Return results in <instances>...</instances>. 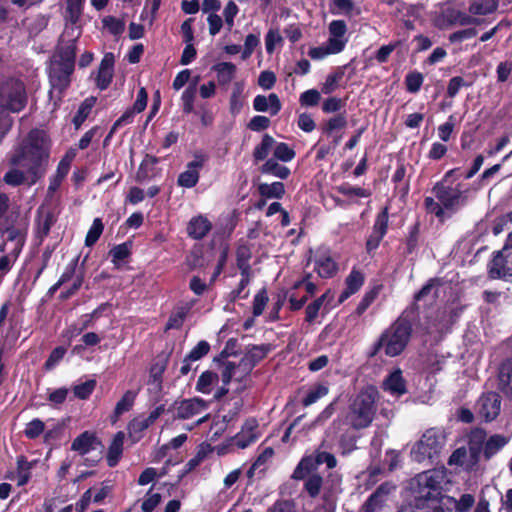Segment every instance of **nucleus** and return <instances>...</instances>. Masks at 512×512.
<instances>
[{
    "label": "nucleus",
    "instance_id": "nucleus-43",
    "mask_svg": "<svg viewBox=\"0 0 512 512\" xmlns=\"http://www.w3.org/2000/svg\"><path fill=\"white\" fill-rule=\"evenodd\" d=\"M314 270L321 278H331L337 271V264L329 256L315 260Z\"/></svg>",
    "mask_w": 512,
    "mask_h": 512
},
{
    "label": "nucleus",
    "instance_id": "nucleus-17",
    "mask_svg": "<svg viewBox=\"0 0 512 512\" xmlns=\"http://www.w3.org/2000/svg\"><path fill=\"white\" fill-rule=\"evenodd\" d=\"M212 222L203 214L193 216L186 226V233L193 240L204 239L212 230Z\"/></svg>",
    "mask_w": 512,
    "mask_h": 512
},
{
    "label": "nucleus",
    "instance_id": "nucleus-37",
    "mask_svg": "<svg viewBox=\"0 0 512 512\" xmlns=\"http://www.w3.org/2000/svg\"><path fill=\"white\" fill-rule=\"evenodd\" d=\"M509 438L500 434H495L484 441V457L489 460L498 453L507 443Z\"/></svg>",
    "mask_w": 512,
    "mask_h": 512
},
{
    "label": "nucleus",
    "instance_id": "nucleus-13",
    "mask_svg": "<svg viewBox=\"0 0 512 512\" xmlns=\"http://www.w3.org/2000/svg\"><path fill=\"white\" fill-rule=\"evenodd\" d=\"M501 398L496 392L483 394L477 401L479 415L487 422L494 420L500 413Z\"/></svg>",
    "mask_w": 512,
    "mask_h": 512
},
{
    "label": "nucleus",
    "instance_id": "nucleus-40",
    "mask_svg": "<svg viewBox=\"0 0 512 512\" xmlns=\"http://www.w3.org/2000/svg\"><path fill=\"white\" fill-rule=\"evenodd\" d=\"M123 443H124V433L118 432L114 438L112 443L109 446L108 454H107V464L109 467H114L122 454L123 451Z\"/></svg>",
    "mask_w": 512,
    "mask_h": 512
},
{
    "label": "nucleus",
    "instance_id": "nucleus-47",
    "mask_svg": "<svg viewBox=\"0 0 512 512\" xmlns=\"http://www.w3.org/2000/svg\"><path fill=\"white\" fill-rule=\"evenodd\" d=\"M219 377L212 371L203 372L196 383V390L203 394H210L213 387L217 384Z\"/></svg>",
    "mask_w": 512,
    "mask_h": 512
},
{
    "label": "nucleus",
    "instance_id": "nucleus-34",
    "mask_svg": "<svg viewBox=\"0 0 512 512\" xmlns=\"http://www.w3.org/2000/svg\"><path fill=\"white\" fill-rule=\"evenodd\" d=\"M167 357L159 356L157 361L152 365L150 369V376L148 384L153 386L156 391L161 390L162 375L166 369Z\"/></svg>",
    "mask_w": 512,
    "mask_h": 512
},
{
    "label": "nucleus",
    "instance_id": "nucleus-55",
    "mask_svg": "<svg viewBox=\"0 0 512 512\" xmlns=\"http://www.w3.org/2000/svg\"><path fill=\"white\" fill-rule=\"evenodd\" d=\"M197 87L196 84H190L182 93V111L184 114H190L194 112V101L196 98Z\"/></svg>",
    "mask_w": 512,
    "mask_h": 512
},
{
    "label": "nucleus",
    "instance_id": "nucleus-1",
    "mask_svg": "<svg viewBox=\"0 0 512 512\" xmlns=\"http://www.w3.org/2000/svg\"><path fill=\"white\" fill-rule=\"evenodd\" d=\"M50 140L43 130L31 129L23 141L14 148L9 157L12 167L26 169L30 176V184L39 181L46 173L50 158Z\"/></svg>",
    "mask_w": 512,
    "mask_h": 512
},
{
    "label": "nucleus",
    "instance_id": "nucleus-5",
    "mask_svg": "<svg viewBox=\"0 0 512 512\" xmlns=\"http://www.w3.org/2000/svg\"><path fill=\"white\" fill-rule=\"evenodd\" d=\"M410 322L394 323L376 344V349L384 347L386 355L398 356L406 347L411 335Z\"/></svg>",
    "mask_w": 512,
    "mask_h": 512
},
{
    "label": "nucleus",
    "instance_id": "nucleus-60",
    "mask_svg": "<svg viewBox=\"0 0 512 512\" xmlns=\"http://www.w3.org/2000/svg\"><path fill=\"white\" fill-rule=\"evenodd\" d=\"M77 47L75 41L61 48L58 61L75 66Z\"/></svg>",
    "mask_w": 512,
    "mask_h": 512
},
{
    "label": "nucleus",
    "instance_id": "nucleus-20",
    "mask_svg": "<svg viewBox=\"0 0 512 512\" xmlns=\"http://www.w3.org/2000/svg\"><path fill=\"white\" fill-rule=\"evenodd\" d=\"M103 448L101 441L95 434L85 431L77 436L71 445V450L78 452L80 455H85L90 451Z\"/></svg>",
    "mask_w": 512,
    "mask_h": 512
},
{
    "label": "nucleus",
    "instance_id": "nucleus-36",
    "mask_svg": "<svg viewBox=\"0 0 512 512\" xmlns=\"http://www.w3.org/2000/svg\"><path fill=\"white\" fill-rule=\"evenodd\" d=\"M96 101H97L96 97L90 96L81 102L76 114L74 115V117L72 119V123L76 130H78L82 126V124L85 122V120L88 118L93 107L96 104Z\"/></svg>",
    "mask_w": 512,
    "mask_h": 512
},
{
    "label": "nucleus",
    "instance_id": "nucleus-52",
    "mask_svg": "<svg viewBox=\"0 0 512 512\" xmlns=\"http://www.w3.org/2000/svg\"><path fill=\"white\" fill-rule=\"evenodd\" d=\"M269 352V347L266 345L253 346L242 357L252 368H254Z\"/></svg>",
    "mask_w": 512,
    "mask_h": 512
},
{
    "label": "nucleus",
    "instance_id": "nucleus-31",
    "mask_svg": "<svg viewBox=\"0 0 512 512\" xmlns=\"http://www.w3.org/2000/svg\"><path fill=\"white\" fill-rule=\"evenodd\" d=\"M5 233L7 235L6 241L13 244V249L10 254L14 257V260H16L24 247L26 232L11 226L6 228Z\"/></svg>",
    "mask_w": 512,
    "mask_h": 512
},
{
    "label": "nucleus",
    "instance_id": "nucleus-4",
    "mask_svg": "<svg viewBox=\"0 0 512 512\" xmlns=\"http://www.w3.org/2000/svg\"><path fill=\"white\" fill-rule=\"evenodd\" d=\"M445 442L446 439L443 431L430 428L423 433L421 438L412 447L411 457L418 463L433 460L440 455Z\"/></svg>",
    "mask_w": 512,
    "mask_h": 512
},
{
    "label": "nucleus",
    "instance_id": "nucleus-25",
    "mask_svg": "<svg viewBox=\"0 0 512 512\" xmlns=\"http://www.w3.org/2000/svg\"><path fill=\"white\" fill-rule=\"evenodd\" d=\"M421 243V224L416 221L408 229V233L404 240V256L417 254Z\"/></svg>",
    "mask_w": 512,
    "mask_h": 512
},
{
    "label": "nucleus",
    "instance_id": "nucleus-54",
    "mask_svg": "<svg viewBox=\"0 0 512 512\" xmlns=\"http://www.w3.org/2000/svg\"><path fill=\"white\" fill-rule=\"evenodd\" d=\"M85 0H66V14L72 24H77L82 16Z\"/></svg>",
    "mask_w": 512,
    "mask_h": 512
},
{
    "label": "nucleus",
    "instance_id": "nucleus-63",
    "mask_svg": "<svg viewBox=\"0 0 512 512\" xmlns=\"http://www.w3.org/2000/svg\"><path fill=\"white\" fill-rule=\"evenodd\" d=\"M306 477L305 490L314 498L320 493L323 483L322 477L319 474H311Z\"/></svg>",
    "mask_w": 512,
    "mask_h": 512
},
{
    "label": "nucleus",
    "instance_id": "nucleus-8",
    "mask_svg": "<svg viewBox=\"0 0 512 512\" xmlns=\"http://www.w3.org/2000/svg\"><path fill=\"white\" fill-rule=\"evenodd\" d=\"M453 173V170L448 171L444 180L438 181L432 188V192L437 200L442 204L445 211L456 213L461 207L467 203V196L463 194L460 185L452 187L446 185L445 180Z\"/></svg>",
    "mask_w": 512,
    "mask_h": 512
},
{
    "label": "nucleus",
    "instance_id": "nucleus-64",
    "mask_svg": "<svg viewBox=\"0 0 512 512\" xmlns=\"http://www.w3.org/2000/svg\"><path fill=\"white\" fill-rule=\"evenodd\" d=\"M44 429V422L38 418H35L26 424L24 434L28 439H35L44 432Z\"/></svg>",
    "mask_w": 512,
    "mask_h": 512
},
{
    "label": "nucleus",
    "instance_id": "nucleus-29",
    "mask_svg": "<svg viewBox=\"0 0 512 512\" xmlns=\"http://www.w3.org/2000/svg\"><path fill=\"white\" fill-rule=\"evenodd\" d=\"M396 489L392 483L385 482L381 484L377 490L368 498L365 508L366 512H373L377 507L385 501L387 495Z\"/></svg>",
    "mask_w": 512,
    "mask_h": 512
},
{
    "label": "nucleus",
    "instance_id": "nucleus-41",
    "mask_svg": "<svg viewBox=\"0 0 512 512\" xmlns=\"http://www.w3.org/2000/svg\"><path fill=\"white\" fill-rule=\"evenodd\" d=\"M244 86L240 82H236L233 86L232 93L229 99V111L232 116H237L243 109L244 97H243Z\"/></svg>",
    "mask_w": 512,
    "mask_h": 512
},
{
    "label": "nucleus",
    "instance_id": "nucleus-3",
    "mask_svg": "<svg viewBox=\"0 0 512 512\" xmlns=\"http://www.w3.org/2000/svg\"><path fill=\"white\" fill-rule=\"evenodd\" d=\"M28 95L24 82L16 77L0 81V115L19 113L25 109Z\"/></svg>",
    "mask_w": 512,
    "mask_h": 512
},
{
    "label": "nucleus",
    "instance_id": "nucleus-6",
    "mask_svg": "<svg viewBox=\"0 0 512 512\" xmlns=\"http://www.w3.org/2000/svg\"><path fill=\"white\" fill-rule=\"evenodd\" d=\"M378 391L374 386L364 388L354 400V429L366 428L376 412Z\"/></svg>",
    "mask_w": 512,
    "mask_h": 512
},
{
    "label": "nucleus",
    "instance_id": "nucleus-16",
    "mask_svg": "<svg viewBox=\"0 0 512 512\" xmlns=\"http://www.w3.org/2000/svg\"><path fill=\"white\" fill-rule=\"evenodd\" d=\"M114 63L115 57L113 53L109 52L104 54L95 79L96 87L98 89L103 91L110 86L113 79Z\"/></svg>",
    "mask_w": 512,
    "mask_h": 512
},
{
    "label": "nucleus",
    "instance_id": "nucleus-2",
    "mask_svg": "<svg viewBox=\"0 0 512 512\" xmlns=\"http://www.w3.org/2000/svg\"><path fill=\"white\" fill-rule=\"evenodd\" d=\"M415 483L416 497L426 500L432 505H440L439 497L449 483L447 471L441 468L422 472L416 476Z\"/></svg>",
    "mask_w": 512,
    "mask_h": 512
},
{
    "label": "nucleus",
    "instance_id": "nucleus-19",
    "mask_svg": "<svg viewBox=\"0 0 512 512\" xmlns=\"http://www.w3.org/2000/svg\"><path fill=\"white\" fill-rule=\"evenodd\" d=\"M208 408V404L201 398L185 399L176 408L179 419H190Z\"/></svg>",
    "mask_w": 512,
    "mask_h": 512
},
{
    "label": "nucleus",
    "instance_id": "nucleus-22",
    "mask_svg": "<svg viewBox=\"0 0 512 512\" xmlns=\"http://www.w3.org/2000/svg\"><path fill=\"white\" fill-rule=\"evenodd\" d=\"M253 108L257 112L269 111L271 116L277 115L281 108V101L276 93H271L267 97L265 95H257L253 100Z\"/></svg>",
    "mask_w": 512,
    "mask_h": 512
},
{
    "label": "nucleus",
    "instance_id": "nucleus-35",
    "mask_svg": "<svg viewBox=\"0 0 512 512\" xmlns=\"http://www.w3.org/2000/svg\"><path fill=\"white\" fill-rule=\"evenodd\" d=\"M132 245V241L128 240L110 249L111 262L116 268H120L121 263L131 256Z\"/></svg>",
    "mask_w": 512,
    "mask_h": 512
},
{
    "label": "nucleus",
    "instance_id": "nucleus-44",
    "mask_svg": "<svg viewBox=\"0 0 512 512\" xmlns=\"http://www.w3.org/2000/svg\"><path fill=\"white\" fill-rule=\"evenodd\" d=\"M318 467L317 460L314 459L313 455L307 456L297 465L292 478L296 480L304 479L306 476L314 474L313 471Z\"/></svg>",
    "mask_w": 512,
    "mask_h": 512
},
{
    "label": "nucleus",
    "instance_id": "nucleus-18",
    "mask_svg": "<svg viewBox=\"0 0 512 512\" xmlns=\"http://www.w3.org/2000/svg\"><path fill=\"white\" fill-rule=\"evenodd\" d=\"M382 388L393 396L400 397L407 393L406 380L400 368L394 369L383 380Z\"/></svg>",
    "mask_w": 512,
    "mask_h": 512
},
{
    "label": "nucleus",
    "instance_id": "nucleus-14",
    "mask_svg": "<svg viewBox=\"0 0 512 512\" xmlns=\"http://www.w3.org/2000/svg\"><path fill=\"white\" fill-rule=\"evenodd\" d=\"M75 66L56 61L50 70V81L55 89L60 92L66 90L71 82V75Z\"/></svg>",
    "mask_w": 512,
    "mask_h": 512
},
{
    "label": "nucleus",
    "instance_id": "nucleus-27",
    "mask_svg": "<svg viewBox=\"0 0 512 512\" xmlns=\"http://www.w3.org/2000/svg\"><path fill=\"white\" fill-rule=\"evenodd\" d=\"M475 499L471 494H463L459 500L446 497L438 507L451 510V512H467L474 505Z\"/></svg>",
    "mask_w": 512,
    "mask_h": 512
},
{
    "label": "nucleus",
    "instance_id": "nucleus-57",
    "mask_svg": "<svg viewBox=\"0 0 512 512\" xmlns=\"http://www.w3.org/2000/svg\"><path fill=\"white\" fill-rule=\"evenodd\" d=\"M103 229L104 225L102 223V220L100 218H95L86 234L85 245L87 247L93 246L102 235Z\"/></svg>",
    "mask_w": 512,
    "mask_h": 512
},
{
    "label": "nucleus",
    "instance_id": "nucleus-49",
    "mask_svg": "<svg viewBox=\"0 0 512 512\" xmlns=\"http://www.w3.org/2000/svg\"><path fill=\"white\" fill-rule=\"evenodd\" d=\"M382 288V284H375L364 294L362 300L359 302L356 308V314L358 316L362 315L368 309V307L377 299Z\"/></svg>",
    "mask_w": 512,
    "mask_h": 512
},
{
    "label": "nucleus",
    "instance_id": "nucleus-12",
    "mask_svg": "<svg viewBox=\"0 0 512 512\" xmlns=\"http://www.w3.org/2000/svg\"><path fill=\"white\" fill-rule=\"evenodd\" d=\"M207 156L203 153H195L194 159L187 163L186 170L177 178V185L183 188L195 187L200 178V170L204 167Z\"/></svg>",
    "mask_w": 512,
    "mask_h": 512
},
{
    "label": "nucleus",
    "instance_id": "nucleus-21",
    "mask_svg": "<svg viewBox=\"0 0 512 512\" xmlns=\"http://www.w3.org/2000/svg\"><path fill=\"white\" fill-rule=\"evenodd\" d=\"M486 439V434L483 430H475L470 435L469 440V463L467 464V468H470L476 465L479 460L482 452L484 453V441Z\"/></svg>",
    "mask_w": 512,
    "mask_h": 512
},
{
    "label": "nucleus",
    "instance_id": "nucleus-45",
    "mask_svg": "<svg viewBox=\"0 0 512 512\" xmlns=\"http://www.w3.org/2000/svg\"><path fill=\"white\" fill-rule=\"evenodd\" d=\"M499 389L508 397H512V361L501 366L499 371Z\"/></svg>",
    "mask_w": 512,
    "mask_h": 512
},
{
    "label": "nucleus",
    "instance_id": "nucleus-51",
    "mask_svg": "<svg viewBox=\"0 0 512 512\" xmlns=\"http://www.w3.org/2000/svg\"><path fill=\"white\" fill-rule=\"evenodd\" d=\"M274 143L275 140L271 135L264 134L260 144H258L253 151L254 160L256 162L265 160Z\"/></svg>",
    "mask_w": 512,
    "mask_h": 512
},
{
    "label": "nucleus",
    "instance_id": "nucleus-28",
    "mask_svg": "<svg viewBox=\"0 0 512 512\" xmlns=\"http://www.w3.org/2000/svg\"><path fill=\"white\" fill-rule=\"evenodd\" d=\"M346 119L342 115H336L329 119L323 127V133L332 138L334 147H336L342 139V130L346 126Z\"/></svg>",
    "mask_w": 512,
    "mask_h": 512
},
{
    "label": "nucleus",
    "instance_id": "nucleus-23",
    "mask_svg": "<svg viewBox=\"0 0 512 512\" xmlns=\"http://www.w3.org/2000/svg\"><path fill=\"white\" fill-rule=\"evenodd\" d=\"M73 155L70 157L66 154L58 163L56 173L50 177L49 185L47 188L48 195L52 196L61 186L63 180L70 170Z\"/></svg>",
    "mask_w": 512,
    "mask_h": 512
},
{
    "label": "nucleus",
    "instance_id": "nucleus-9",
    "mask_svg": "<svg viewBox=\"0 0 512 512\" xmlns=\"http://www.w3.org/2000/svg\"><path fill=\"white\" fill-rule=\"evenodd\" d=\"M488 273L491 279L512 277V232L508 234L503 248L489 262Z\"/></svg>",
    "mask_w": 512,
    "mask_h": 512
},
{
    "label": "nucleus",
    "instance_id": "nucleus-53",
    "mask_svg": "<svg viewBox=\"0 0 512 512\" xmlns=\"http://www.w3.org/2000/svg\"><path fill=\"white\" fill-rule=\"evenodd\" d=\"M389 208L385 206L376 216L372 233L384 237L388 231Z\"/></svg>",
    "mask_w": 512,
    "mask_h": 512
},
{
    "label": "nucleus",
    "instance_id": "nucleus-58",
    "mask_svg": "<svg viewBox=\"0 0 512 512\" xmlns=\"http://www.w3.org/2000/svg\"><path fill=\"white\" fill-rule=\"evenodd\" d=\"M18 167H13L8 170L3 177V181L12 187H18L25 183L26 175L22 170L17 169Z\"/></svg>",
    "mask_w": 512,
    "mask_h": 512
},
{
    "label": "nucleus",
    "instance_id": "nucleus-30",
    "mask_svg": "<svg viewBox=\"0 0 512 512\" xmlns=\"http://www.w3.org/2000/svg\"><path fill=\"white\" fill-rule=\"evenodd\" d=\"M236 65L232 62H219L212 66L216 73L218 84L225 87L230 84L236 74Z\"/></svg>",
    "mask_w": 512,
    "mask_h": 512
},
{
    "label": "nucleus",
    "instance_id": "nucleus-62",
    "mask_svg": "<svg viewBox=\"0 0 512 512\" xmlns=\"http://www.w3.org/2000/svg\"><path fill=\"white\" fill-rule=\"evenodd\" d=\"M96 387V381L94 379L87 380L81 384L75 385L73 392L76 398L81 400L87 399Z\"/></svg>",
    "mask_w": 512,
    "mask_h": 512
},
{
    "label": "nucleus",
    "instance_id": "nucleus-46",
    "mask_svg": "<svg viewBox=\"0 0 512 512\" xmlns=\"http://www.w3.org/2000/svg\"><path fill=\"white\" fill-rule=\"evenodd\" d=\"M406 165L403 161L399 160L397 162V168L392 175V182L395 184V189H399L403 196L408 195L410 184L409 180L403 183L405 177H406Z\"/></svg>",
    "mask_w": 512,
    "mask_h": 512
},
{
    "label": "nucleus",
    "instance_id": "nucleus-24",
    "mask_svg": "<svg viewBox=\"0 0 512 512\" xmlns=\"http://www.w3.org/2000/svg\"><path fill=\"white\" fill-rule=\"evenodd\" d=\"M159 161V158L156 156L146 154L136 172L135 180L138 183H145L153 179L156 176L155 166L159 163Z\"/></svg>",
    "mask_w": 512,
    "mask_h": 512
},
{
    "label": "nucleus",
    "instance_id": "nucleus-56",
    "mask_svg": "<svg viewBox=\"0 0 512 512\" xmlns=\"http://www.w3.org/2000/svg\"><path fill=\"white\" fill-rule=\"evenodd\" d=\"M423 82L424 76L417 70L407 73L404 80L406 90L412 94L418 93L420 91Z\"/></svg>",
    "mask_w": 512,
    "mask_h": 512
},
{
    "label": "nucleus",
    "instance_id": "nucleus-32",
    "mask_svg": "<svg viewBox=\"0 0 512 512\" xmlns=\"http://www.w3.org/2000/svg\"><path fill=\"white\" fill-rule=\"evenodd\" d=\"M257 424L255 421L248 422L241 432H239L233 439L234 445L240 449H245L250 444L257 440V434L255 433V429Z\"/></svg>",
    "mask_w": 512,
    "mask_h": 512
},
{
    "label": "nucleus",
    "instance_id": "nucleus-39",
    "mask_svg": "<svg viewBox=\"0 0 512 512\" xmlns=\"http://www.w3.org/2000/svg\"><path fill=\"white\" fill-rule=\"evenodd\" d=\"M260 171L262 174L272 175L280 179H287L291 174L288 167L279 164L273 158L266 160V162L261 166Z\"/></svg>",
    "mask_w": 512,
    "mask_h": 512
},
{
    "label": "nucleus",
    "instance_id": "nucleus-50",
    "mask_svg": "<svg viewBox=\"0 0 512 512\" xmlns=\"http://www.w3.org/2000/svg\"><path fill=\"white\" fill-rule=\"evenodd\" d=\"M498 7L497 1H473L469 5V13L474 16L487 15L496 11Z\"/></svg>",
    "mask_w": 512,
    "mask_h": 512
},
{
    "label": "nucleus",
    "instance_id": "nucleus-38",
    "mask_svg": "<svg viewBox=\"0 0 512 512\" xmlns=\"http://www.w3.org/2000/svg\"><path fill=\"white\" fill-rule=\"evenodd\" d=\"M136 395L137 393L132 390H128L124 393L122 398L117 402L113 415L111 416V422L113 424L117 422L123 413L128 412L133 407Z\"/></svg>",
    "mask_w": 512,
    "mask_h": 512
},
{
    "label": "nucleus",
    "instance_id": "nucleus-7",
    "mask_svg": "<svg viewBox=\"0 0 512 512\" xmlns=\"http://www.w3.org/2000/svg\"><path fill=\"white\" fill-rule=\"evenodd\" d=\"M440 285L438 278H430L422 288L413 296L412 303L403 311L397 320H416L420 316L421 309H427L432 306L438 295L437 292L432 294L435 286Z\"/></svg>",
    "mask_w": 512,
    "mask_h": 512
},
{
    "label": "nucleus",
    "instance_id": "nucleus-11",
    "mask_svg": "<svg viewBox=\"0 0 512 512\" xmlns=\"http://www.w3.org/2000/svg\"><path fill=\"white\" fill-rule=\"evenodd\" d=\"M483 19L469 15L455 8H447L436 19V26L441 29H449L453 26L481 25Z\"/></svg>",
    "mask_w": 512,
    "mask_h": 512
},
{
    "label": "nucleus",
    "instance_id": "nucleus-26",
    "mask_svg": "<svg viewBox=\"0 0 512 512\" xmlns=\"http://www.w3.org/2000/svg\"><path fill=\"white\" fill-rule=\"evenodd\" d=\"M337 433H339L338 446L343 455L349 454L352 451V425L350 421L345 419L334 424Z\"/></svg>",
    "mask_w": 512,
    "mask_h": 512
},
{
    "label": "nucleus",
    "instance_id": "nucleus-48",
    "mask_svg": "<svg viewBox=\"0 0 512 512\" xmlns=\"http://www.w3.org/2000/svg\"><path fill=\"white\" fill-rule=\"evenodd\" d=\"M348 65H345L343 67H338L333 73H330L327 77L325 82L322 84L321 91L324 94H330L333 91L336 90V88L339 86L340 81L342 80L345 70L348 68Z\"/></svg>",
    "mask_w": 512,
    "mask_h": 512
},
{
    "label": "nucleus",
    "instance_id": "nucleus-15",
    "mask_svg": "<svg viewBox=\"0 0 512 512\" xmlns=\"http://www.w3.org/2000/svg\"><path fill=\"white\" fill-rule=\"evenodd\" d=\"M223 365L221 380L225 385H228L232 379L242 381L253 369L243 358L238 363L226 361Z\"/></svg>",
    "mask_w": 512,
    "mask_h": 512
},
{
    "label": "nucleus",
    "instance_id": "nucleus-61",
    "mask_svg": "<svg viewBox=\"0 0 512 512\" xmlns=\"http://www.w3.org/2000/svg\"><path fill=\"white\" fill-rule=\"evenodd\" d=\"M295 155V151L284 142L278 143L274 149L275 160L277 159L283 162H289L294 159Z\"/></svg>",
    "mask_w": 512,
    "mask_h": 512
},
{
    "label": "nucleus",
    "instance_id": "nucleus-42",
    "mask_svg": "<svg viewBox=\"0 0 512 512\" xmlns=\"http://www.w3.org/2000/svg\"><path fill=\"white\" fill-rule=\"evenodd\" d=\"M258 193L266 199H281L285 194V186L282 182H273L271 184L261 183L258 185Z\"/></svg>",
    "mask_w": 512,
    "mask_h": 512
},
{
    "label": "nucleus",
    "instance_id": "nucleus-59",
    "mask_svg": "<svg viewBox=\"0 0 512 512\" xmlns=\"http://www.w3.org/2000/svg\"><path fill=\"white\" fill-rule=\"evenodd\" d=\"M268 294L266 288L260 289L257 294L254 296L252 313L254 317L260 316L268 302Z\"/></svg>",
    "mask_w": 512,
    "mask_h": 512
},
{
    "label": "nucleus",
    "instance_id": "nucleus-33",
    "mask_svg": "<svg viewBox=\"0 0 512 512\" xmlns=\"http://www.w3.org/2000/svg\"><path fill=\"white\" fill-rule=\"evenodd\" d=\"M398 512H451V510L442 509L415 496L413 502L402 506Z\"/></svg>",
    "mask_w": 512,
    "mask_h": 512
},
{
    "label": "nucleus",
    "instance_id": "nucleus-10",
    "mask_svg": "<svg viewBox=\"0 0 512 512\" xmlns=\"http://www.w3.org/2000/svg\"><path fill=\"white\" fill-rule=\"evenodd\" d=\"M346 288L339 295L337 302L334 304L335 291L328 289L321 297L314 300L306 307L305 320H314L321 307L324 310H329L336 304H341L352 294V271L346 276L345 279Z\"/></svg>",
    "mask_w": 512,
    "mask_h": 512
}]
</instances>
